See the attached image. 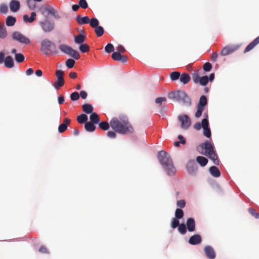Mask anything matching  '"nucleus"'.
<instances>
[{"mask_svg":"<svg viewBox=\"0 0 259 259\" xmlns=\"http://www.w3.org/2000/svg\"><path fill=\"white\" fill-rule=\"evenodd\" d=\"M111 128L116 132L125 135L134 132V128L126 117L113 118L110 121Z\"/></svg>","mask_w":259,"mask_h":259,"instance_id":"nucleus-1","label":"nucleus"},{"mask_svg":"<svg viewBox=\"0 0 259 259\" xmlns=\"http://www.w3.org/2000/svg\"><path fill=\"white\" fill-rule=\"evenodd\" d=\"M158 159L168 175H172L176 172L172 161L169 155L165 151H161L158 155Z\"/></svg>","mask_w":259,"mask_h":259,"instance_id":"nucleus-2","label":"nucleus"},{"mask_svg":"<svg viewBox=\"0 0 259 259\" xmlns=\"http://www.w3.org/2000/svg\"><path fill=\"white\" fill-rule=\"evenodd\" d=\"M169 99L178 102H181L183 104L190 106L191 100L186 93L183 91H176L169 93L168 95Z\"/></svg>","mask_w":259,"mask_h":259,"instance_id":"nucleus-3","label":"nucleus"},{"mask_svg":"<svg viewBox=\"0 0 259 259\" xmlns=\"http://www.w3.org/2000/svg\"><path fill=\"white\" fill-rule=\"evenodd\" d=\"M201 146L205 151L204 154L210 159L214 164L219 165L220 161L218 155L214 151V146L211 142L206 141Z\"/></svg>","mask_w":259,"mask_h":259,"instance_id":"nucleus-4","label":"nucleus"},{"mask_svg":"<svg viewBox=\"0 0 259 259\" xmlns=\"http://www.w3.org/2000/svg\"><path fill=\"white\" fill-rule=\"evenodd\" d=\"M55 48V44L48 39H43L41 42L40 51L46 55H49L50 53L57 54L58 51Z\"/></svg>","mask_w":259,"mask_h":259,"instance_id":"nucleus-5","label":"nucleus"},{"mask_svg":"<svg viewBox=\"0 0 259 259\" xmlns=\"http://www.w3.org/2000/svg\"><path fill=\"white\" fill-rule=\"evenodd\" d=\"M58 48L62 53L69 55L76 60H78L80 58L79 53L68 45L61 44L59 45Z\"/></svg>","mask_w":259,"mask_h":259,"instance_id":"nucleus-6","label":"nucleus"},{"mask_svg":"<svg viewBox=\"0 0 259 259\" xmlns=\"http://www.w3.org/2000/svg\"><path fill=\"white\" fill-rule=\"evenodd\" d=\"M5 54L3 52H0V64L4 62L5 66L8 68H13L14 66V63L13 58L10 56H7L4 60Z\"/></svg>","mask_w":259,"mask_h":259,"instance_id":"nucleus-7","label":"nucleus"},{"mask_svg":"<svg viewBox=\"0 0 259 259\" xmlns=\"http://www.w3.org/2000/svg\"><path fill=\"white\" fill-rule=\"evenodd\" d=\"M178 119L181 122V127L184 130L188 129L191 125V119L187 115H179Z\"/></svg>","mask_w":259,"mask_h":259,"instance_id":"nucleus-8","label":"nucleus"},{"mask_svg":"<svg viewBox=\"0 0 259 259\" xmlns=\"http://www.w3.org/2000/svg\"><path fill=\"white\" fill-rule=\"evenodd\" d=\"M12 38L23 44L28 45L30 42V39L28 37L17 31L13 33Z\"/></svg>","mask_w":259,"mask_h":259,"instance_id":"nucleus-9","label":"nucleus"},{"mask_svg":"<svg viewBox=\"0 0 259 259\" xmlns=\"http://www.w3.org/2000/svg\"><path fill=\"white\" fill-rule=\"evenodd\" d=\"M42 29L45 32H50L55 28V23L48 20H45L40 22Z\"/></svg>","mask_w":259,"mask_h":259,"instance_id":"nucleus-10","label":"nucleus"},{"mask_svg":"<svg viewBox=\"0 0 259 259\" xmlns=\"http://www.w3.org/2000/svg\"><path fill=\"white\" fill-rule=\"evenodd\" d=\"M238 48V46L236 45L226 46L222 50L221 55L223 56L228 55L234 52Z\"/></svg>","mask_w":259,"mask_h":259,"instance_id":"nucleus-11","label":"nucleus"},{"mask_svg":"<svg viewBox=\"0 0 259 259\" xmlns=\"http://www.w3.org/2000/svg\"><path fill=\"white\" fill-rule=\"evenodd\" d=\"M208 119H203L202 120V127L203 128V135L207 138H210L211 136V131L208 127Z\"/></svg>","mask_w":259,"mask_h":259,"instance_id":"nucleus-12","label":"nucleus"},{"mask_svg":"<svg viewBox=\"0 0 259 259\" xmlns=\"http://www.w3.org/2000/svg\"><path fill=\"white\" fill-rule=\"evenodd\" d=\"M204 251L206 256L209 259H214L216 255L214 250L211 246L207 245L204 247Z\"/></svg>","mask_w":259,"mask_h":259,"instance_id":"nucleus-13","label":"nucleus"},{"mask_svg":"<svg viewBox=\"0 0 259 259\" xmlns=\"http://www.w3.org/2000/svg\"><path fill=\"white\" fill-rule=\"evenodd\" d=\"M112 58L115 61H120L122 63H125L127 61V57L125 56H122L119 52H115L112 54Z\"/></svg>","mask_w":259,"mask_h":259,"instance_id":"nucleus-14","label":"nucleus"},{"mask_svg":"<svg viewBox=\"0 0 259 259\" xmlns=\"http://www.w3.org/2000/svg\"><path fill=\"white\" fill-rule=\"evenodd\" d=\"M202 241V238L200 235L195 234L192 236L189 239V243L191 245H197Z\"/></svg>","mask_w":259,"mask_h":259,"instance_id":"nucleus-15","label":"nucleus"},{"mask_svg":"<svg viewBox=\"0 0 259 259\" xmlns=\"http://www.w3.org/2000/svg\"><path fill=\"white\" fill-rule=\"evenodd\" d=\"M186 228L189 232H193L195 230V222L193 218H189L186 222Z\"/></svg>","mask_w":259,"mask_h":259,"instance_id":"nucleus-16","label":"nucleus"},{"mask_svg":"<svg viewBox=\"0 0 259 259\" xmlns=\"http://www.w3.org/2000/svg\"><path fill=\"white\" fill-rule=\"evenodd\" d=\"M259 44V36L251 42L245 48L244 53L248 52L252 50L256 45Z\"/></svg>","mask_w":259,"mask_h":259,"instance_id":"nucleus-17","label":"nucleus"},{"mask_svg":"<svg viewBox=\"0 0 259 259\" xmlns=\"http://www.w3.org/2000/svg\"><path fill=\"white\" fill-rule=\"evenodd\" d=\"M187 169L189 174L193 175L197 170V166L194 162L190 161L187 163Z\"/></svg>","mask_w":259,"mask_h":259,"instance_id":"nucleus-18","label":"nucleus"},{"mask_svg":"<svg viewBox=\"0 0 259 259\" xmlns=\"http://www.w3.org/2000/svg\"><path fill=\"white\" fill-rule=\"evenodd\" d=\"M70 120L67 118H66L64 120V122L58 127V131L60 133H63L67 128V124H69Z\"/></svg>","mask_w":259,"mask_h":259,"instance_id":"nucleus-19","label":"nucleus"},{"mask_svg":"<svg viewBox=\"0 0 259 259\" xmlns=\"http://www.w3.org/2000/svg\"><path fill=\"white\" fill-rule=\"evenodd\" d=\"M20 3L19 1H11L10 4V8L11 11L16 12L20 9Z\"/></svg>","mask_w":259,"mask_h":259,"instance_id":"nucleus-20","label":"nucleus"},{"mask_svg":"<svg viewBox=\"0 0 259 259\" xmlns=\"http://www.w3.org/2000/svg\"><path fill=\"white\" fill-rule=\"evenodd\" d=\"M52 7L50 6H44L40 8L39 10L41 14L45 16H48L50 15Z\"/></svg>","mask_w":259,"mask_h":259,"instance_id":"nucleus-21","label":"nucleus"},{"mask_svg":"<svg viewBox=\"0 0 259 259\" xmlns=\"http://www.w3.org/2000/svg\"><path fill=\"white\" fill-rule=\"evenodd\" d=\"M210 174L214 177L218 178L220 176L221 172L219 168L215 166H212L209 168Z\"/></svg>","mask_w":259,"mask_h":259,"instance_id":"nucleus-22","label":"nucleus"},{"mask_svg":"<svg viewBox=\"0 0 259 259\" xmlns=\"http://www.w3.org/2000/svg\"><path fill=\"white\" fill-rule=\"evenodd\" d=\"M36 14L35 12H32L31 14V16L28 17L27 15H24L23 17V19L24 22L32 23L33 22L36 18Z\"/></svg>","mask_w":259,"mask_h":259,"instance_id":"nucleus-23","label":"nucleus"},{"mask_svg":"<svg viewBox=\"0 0 259 259\" xmlns=\"http://www.w3.org/2000/svg\"><path fill=\"white\" fill-rule=\"evenodd\" d=\"M190 79L191 77L190 75L186 73H183L181 75H180V80L182 83H183L184 84L188 83L190 81Z\"/></svg>","mask_w":259,"mask_h":259,"instance_id":"nucleus-24","label":"nucleus"},{"mask_svg":"<svg viewBox=\"0 0 259 259\" xmlns=\"http://www.w3.org/2000/svg\"><path fill=\"white\" fill-rule=\"evenodd\" d=\"M76 21L78 24L82 25L89 23L90 19L87 16L82 17L79 16H78L76 17Z\"/></svg>","mask_w":259,"mask_h":259,"instance_id":"nucleus-25","label":"nucleus"},{"mask_svg":"<svg viewBox=\"0 0 259 259\" xmlns=\"http://www.w3.org/2000/svg\"><path fill=\"white\" fill-rule=\"evenodd\" d=\"M196 161L202 166H205L208 162V160L206 158L201 156L197 157Z\"/></svg>","mask_w":259,"mask_h":259,"instance_id":"nucleus-26","label":"nucleus"},{"mask_svg":"<svg viewBox=\"0 0 259 259\" xmlns=\"http://www.w3.org/2000/svg\"><path fill=\"white\" fill-rule=\"evenodd\" d=\"M83 111L85 113H92L93 111V106L89 104H83L82 106Z\"/></svg>","mask_w":259,"mask_h":259,"instance_id":"nucleus-27","label":"nucleus"},{"mask_svg":"<svg viewBox=\"0 0 259 259\" xmlns=\"http://www.w3.org/2000/svg\"><path fill=\"white\" fill-rule=\"evenodd\" d=\"M84 128L87 131L92 132L95 130L96 127L94 123L91 122H87L84 124Z\"/></svg>","mask_w":259,"mask_h":259,"instance_id":"nucleus-28","label":"nucleus"},{"mask_svg":"<svg viewBox=\"0 0 259 259\" xmlns=\"http://www.w3.org/2000/svg\"><path fill=\"white\" fill-rule=\"evenodd\" d=\"M207 101L206 97L204 95H202L200 98L197 106L203 107L204 108V107L207 105Z\"/></svg>","mask_w":259,"mask_h":259,"instance_id":"nucleus-29","label":"nucleus"},{"mask_svg":"<svg viewBox=\"0 0 259 259\" xmlns=\"http://www.w3.org/2000/svg\"><path fill=\"white\" fill-rule=\"evenodd\" d=\"M90 118L91 122H92L94 124L98 123L100 121V119H99V117L98 115L95 112H93V113L92 112L91 113V114L90 115Z\"/></svg>","mask_w":259,"mask_h":259,"instance_id":"nucleus-30","label":"nucleus"},{"mask_svg":"<svg viewBox=\"0 0 259 259\" xmlns=\"http://www.w3.org/2000/svg\"><path fill=\"white\" fill-rule=\"evenodd\" d=\"M16 21L15 17L9 16L7 18L6 23L8 26H12L15 24Z\"/></svg>","mask_w":259,"mask_h":259,"instance_id":"nucleus-31","label":"nucleus"},{"mask_svg":"<svg viewBox=\"0 0 259 259\" xmlns=\"http://www.w3.org/2000/svg\"><path fill=\"white\" fill-rule=\"evenodd\" d=\"M85 38V36L82 34L77 35L75 37L74 41L76 44H82Z\"/></svg>","mask_w":259,"mask_h":259,"instance_id":"nucleus-32","label":"nucleus"},{"mask_svg":"<svg viewBox=\"0 0 259 259\" xmlns=\"http://www.w3.org/2000/svg\"><path fill=\"white\" fill-rule=\"evenodd\" d=\"M88 116L84 114H82L79 115L77 118V120L79 123H86L88 120Z\"/></svg>","mask_w":259,"mask_h":259,"instance_id":"nucleus-33","label":"nucleus"},{"mask_svg":"<svg viewBox=\"0 0 259 259\" xmlns=\"http://www.w3.org/2000/svg\"><path fill=\"white\" fill-rule=\"evenodd\" d=\"M64 84V80L63 78H57V81L54 83V88L58 90L60 87H62Z\"/></svg>","mask_w":259,"mask_h":259,"instance_id":"nucleus-34","label":"nucleus"},{"mask_svg":"<svg viewBox=\"0 0 259 259\" xmlns=\"http://www.w3.org/2000/svg\"><path fill=\"white\" fill-rule=\"evenodd\" d=\"M7 32L5 26L0 23V38H4L6 37Z\"/></svg>","mask_w":259,"mask_h":259,"instance_id":"nucleus-35","label":"nucleus"},{"mask_svg":"<svg viewBox=\"0 0 259 259\" xmlns=\"http://www.w3.org/2000/svg\"><path fill=\"white\" fill-rule=\"evenodd\" d=\"M95 31L96 32V35L98 36H101L103 35L104 32V30L102 26H98L97 27L94 28Z\"/></svg>","mask_w":259,"mask_h":259,"instance_id":"nucleus-36","label":"nucleus"},{"mask_svg":"<svg viewBox=\"0 0 259 259\" xmlns=\"http://www.w3.org/2000/svg\"><path fill=\"white\" fill-rule=\"evenodd\" d=\"M79 51L82 53H87L89 51V46L85 44H81L79 47Z\"/></svg>","mask_w":259,"mask_h":259,"instance_id":"nucleus-37","label":"nucleus"},{"mask_svg":"<svg viewBox=\"0 0 259 259\" xmlns=\"http://www.w3.org/2000/svg\"><path fill=\"white\" fill-rule=\"evenodd\" d=\"M184 216V212L182 209L180 208L176 209L175 211V218L177 219H181Z\"/></svg>","mask_w":259,"mask_h":259,"instance_id":"nucleus-38","label":"nucleus"},{"mask_svg":"<svg viewBox=\"0 0 259 259\" xmlns=\"http://www.w3.org/2000/svg\"><path fill=\"white\" fill-rule=\"evenodd\" d=\"M110 125L108 122L104 121L100 122L99 124V126L101 129L106 131L109 129Z\"/></svg>","mask_w":259,"mask_h":259,"instance_id":"nucleus-39","label":"nucleus"},{"mask_svg":"<svg viewBox=\"0 0 259 259\" xmlns=\"http://www.w3.org/2000/svg\"><path fill=\"white\" fill-rule=\"evenodd\" d=\"M180 76V73L179 72L174 71L170 74V77L171 80L175 81L178 79Z\"/></svg>","mask_w":259,"mask_h":259,"instance_id":"nucleus-40","label":"nucleus"},{"mask_svg":"<svg viewBox=\"0 0 259 259\" xmlns=\"http://www.w3.org/2000/svg\"><path fill=\"white\" fill-rule=\"evenodd\" d=\"M178 231L182 234H185L187 232V228L184 224H181L178 227Z\"/></svg>","mask_w":259,"mask_h":259,"instance_id":"nucleus-41","label":"nucleus"},{"mask_svg":"<svg viewBox=\"0 0 259 259\" xmlns=\"http://www.w3.org/2000/svg\"><path fill=\"white\" fill-rule=\"evenodd\" d=\"M89 23L91 27L94 28L99 26V22L97 19L93 18L90 20Z\"/></svg>","mask_w":259,"mask_h":259,"instance_id":"nucleus-42","label":"nucleus"},{"mask_svg":"<svg viewBox=\"0 0 259 259\" xmlns=\"http://www.w3.org/2000/svg\"><path fill=\"white\" fill-rule=\"evenodd\" d=\"M199 83L202 85H206L208 82V78L207 76L201 77L200 79L199 80Z\"/></svg>","mask_w":259,"mask_h":259,"instance_id":"nucleus-43","label":"nucleus"},{"mask_svg":"<svg viewBox=\"0 0 259 259\" xmlns=\"http://www.w3.org/2000/svg\"><path fill=\"white\" fill-rule=\"evenodd\" d=\"M24 55L20 53L16 54L15 60L18 63L22 62L24 60Z\"/></svg>","mask_w":259,"mask_h":259,"instance_id":"nucleus-44","label":"nucleus"},{"mask_svg":"<svg viewBox=\"0 0 259 259\" xmlns=\"http://www.w3.org/2000/svg\"><path fill=\"white\" fill-rule=\"evenodd\" d=\"M105 50L108 53L113 52L114 50L113 45L111 44H108L105 47Z\"/></svg>","mask_w":259,"mask_h":259,"instance_id":"nucleus-45","label":"nucleus"},{"mask_svg":"<svg viewBox=\"0 0 259 259\" xmlns=\"http://www.w3.org/2000/svg\"><path fill=\"white\" fill-rule=\"evenodd\" d=\"M180 225V222L179 221V219H177V218H173L171 220V227L175 229L177 228V227H179Z\"/></svg>","mask_w":259,"mask_h":259,"instance_id":"nucleus-46","label":"nucleus"},{"mask_svg":"<svg viewBox=\"0 0 259 259\" xmlns=\"http://www.w3.org/2000/svg\"><path fill=\"white\" fill-rule=\"evenodd\" d=\"M203 110H204V108L197 106V111L195 114V117L196 118L200 117L201 116Z\"/></svg>","mask_w":259,"mask_h":259,"instance_id":"nucleus-47","label":"nucleus"},{"mask_svg":"<svg viewBox=\"0 0 259 259\" xmlns=\"http://www.w3.org/2000/svg\"><path fill=\"white\" fill-rule=\"evenodd\" d=\"M75 64V61L72 59H68L66 61V65L69 68H72Z\"/></svg>","mask_w":259,"mask_h":259,"instance_id":"nucleus-48","label":"nucleus"},{"mask_svg":"<svg viewBox=\"0 0 259 259\" xmlns=\"http://www.w3.org/2000/svg\"><path fill=\"white\" fill-rule=\"evenodd\" d=\"M50 15H51L56 19H59L61 18L57 11L52 7Z\"/></svg>","mask_w":259,"mask_h":259,"instance_id":"nucleus-49","label":"nucleus"},{"mask_svg":"<svg viewBox=\"0 0 259 259\" xmlns=\"http://www.w3.org/2000/svg\"><path fill=\"white\" fill-rule=\"evenodd\" d=\"M27 5L29 8L33 10L37 8V4L36 2L37 1H27Z\"/></svg>","mask_w":259,"mask_h":259,"instance_id":"nucleus-50","label":"nucleus"},{"mask_svg":"<svg viewBox=\"0 0 259 259\" xmlns=\"http://www.w3.org/2000/svg\"><path fill=\"white\" fill-rule=\"evenodd\" d=\"M8 8L6 4H2L0 5V13L6 14L8 12Z\"/></svg>","mask_w":259,"mask_h":259,"instance_id":"nucleus-51","label":"nucleus"},{"mask_svg":"<svg viewBox=\"0 0 259 259\" xmlns=\"http://www.w3.org/2000/svg\"><path fill=\"white\" fill-rule=\"evenodd\" d=\"M200 78L201 77L199 76L198 72H195L193 74L192 78L195 83H199Z\"/></svg>","mask_w":259,"mask_h":259,"instance_id":"nucleus-52","label":"nucleus"},{"mask_svg":"<svg viewBox=\"0 0 259 259\" xmlns=\"http://www.w3.org/2000/svg\"><path fill=\"white\" fill-rule=\"evenodd\" d=\"M70 98L72 101H76L79 98V94L76 92H73L71 94Z\"/></svg>","mask_w":259,"mask_h":259,"instance_id":"nucleus-53","label":"nucleus"},{"mask_svg":"<svg viewBox=\"0 0 259 259\" xmlns=\"http://www.w3.org/2000/svg\"><path fill=\"white\" fill-rule=\"evenodd\" d=\"M203 68L205 71L208 72L211 69L212 65L210 63L206 62L204 64Z\"/></svg>","mask_w":259,"mask_h":259,"instance_id":"nucleus-54","label":"nucleus"},{"mask_svg":"<svg viewBox=\"0 0 259 259\" xmlns=\"http://www.w3.org/2000/svg\"><path fill=\"white\" fill-rule=\"evenodd\" d=\"M166 98L165 97H158L155 99L156 103L159 104L160 106L163 102H166Z\"/></svg>","mask_w":259,"mask_h":259,"instance_id":"nucleus-55","label":"nucleus"},{"mask_svg":"<svg viewBox=\"0 0 259 259\" xmlns=\"http://www.w3.org/2000/svg\"><path fill=\"white\" fill-rule=\"evenodd\" d=\"M177 205L180 208H184L186 206V202L184 200H178L177 202Z\"/></svg>","mask_w":259,"mask_h":259,"instance_id":"nucleus-56","label":"nucleus"},{"mask_svg":"<svg viewBox=\"0 0 259 259\" xmlns=\"http://www.w3.org/2000/svg\"><path fill=\"white\" fill-rule=\"evenodd\" d=\"M79 7H81L83 9H87L88 7V5L87 1H79Z\"/></svg>","mask_w":259,"mask_h":259,"instance_id":"nucleus-57","label":"nucleus"},{"mask_svg":"<svg viewBox=\"0 0 259 259\" xmlns=\"http://www.w3.org/2000/svg\"><path fill=\"white\" fill-rule=\"evenodd\" d=\"M249 212L252 215L254 216L256 219H258L259 218V213L256 212L253 209L249 208Z\"/></svg>","mask_w":259,"mask_h":259,"instance_id":"nucleus-58","label":"nucleus"},{"mask_svg":"<svg viewBox=\"0 0 259 259\" xmlns=\"http://www.w3.org/2000/svg\"><path fill=\"white\" fill-rule=\"evenodd\" d=\"M39 251L42 253H49L48 249L45 246H41L39 249Z\"/></svg>","mask_w":259,"mask_h":259,"instance_id":"nucleus-59","label":"nucleus"},{"mask_svg":"<svg viewBox=\"0 0 259 259\" xmlns=\"http://www.w3.org/2000/svg\"><path fill=\"white\" fill-rule=\"evenodd\" d=\"M107 135L108 137L111 138H115L116 136V133L113 131H109L107 133Z\"/></svg>","mask_w":259,"mask_h":259,"instance_id":"nucleus-60","label":"nucleus"},{"mask_svg":"<svg viewBox=\"0 0 259 259\" xmlns=\"http://www.w3.org/2000/svg\"><path fill=\"white\" fill-rule=\"evenodd\" d=\"M56 75L57 78H63L64 72L62 70H57L56 72Z\"/></svg>","mask_w":259,"mask_h":259,"instance_id":"nucleus-61","label":"nucleus"},{"mask_svg":"<svg viewBox=\"0 0 259 259\" xmlns=\"http://www.w3.org/2000/svg\"><path fill=\"white\" fill-rule=\"evenodd\" d=\"M79 95L80 96L81 98L83 99H85L87 97L88 94L87 93L84 91H81L80 92Z\"/></svg>","mask_w":259,"mask_h":259,"instance_id":"nucleus-62","label":"nucleus"},{"mask_svg":"<svg viewBox=\"0 0 259 259\" xmlns=\"http://www.w3.org/2000/svg\"><path fill=\"white\" fill-rule=\"evenodd\" d=\"M194 128L196 130H199L201 129L202 127V123H200V122H196L195 124H194L193 126Z\"/></svg>","mask_w":259,"mask_h":259,"instance_id":"nucleus-63","label":"nucleus"},{"mask_svg":"<svg viewBox=\"0 0 259 259\" xmlns=\"http://www.w3.org/2000/svg\"><path fill=\"white\" fill-rule=\"evenodd\" d=\"M117 51H118V52H119L120 53H124L125 51V49H124V48L121 46V45H119L117 47Z\"/></svg>","mask_w":259,"mask_h":259,"instance_id":"nucleus-64","label":"nucleus"}]
</instances>
